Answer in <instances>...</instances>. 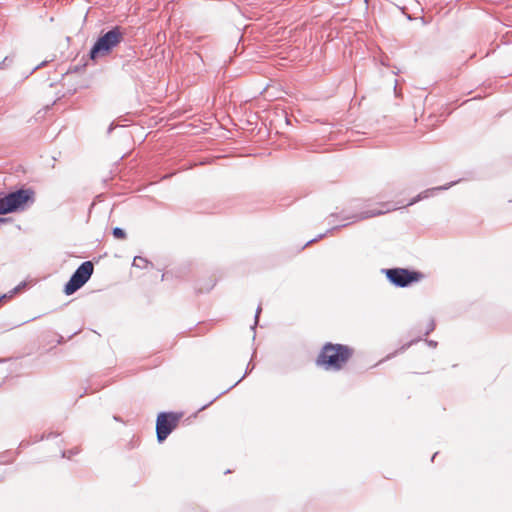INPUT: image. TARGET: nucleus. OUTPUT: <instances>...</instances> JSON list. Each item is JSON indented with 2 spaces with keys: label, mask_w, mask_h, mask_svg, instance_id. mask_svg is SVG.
<instances>
[{
  "label": "nucleus",
  "mask_w": 512,
  "mask_h": 512,
  "mask_svg": "<svg viewBox=\"0 0 512 512\" xmlns=\"http://www.w3.org/2000/svg\"><path fill=\"white\" fill-rule=\"evenodd\" d=\"M395 208L388 207V204L382 203L380 209L373 210L365 215V217H374L381 215L383 213L389 212L391 210H394Z\"/></svg>",
  "instance_id": "7"
},
{
  "label": "nucleus",
  "mask_w": 512,
  "mask_h": 512,
  "mask_svg": "<svg viewBox=\"0 0 512 512\" xmlns=\"http://www.w3.org/2000/svg\"><path fill=\"white\" fill-rule=\"evenodd\" d=\"M5 222H6V219H4V218H0V225H1V224H3V223H5Z\"/></svg>",
  "instance_id": "10"
},
{
  "label": "nucleus",
  "mask_w": 512,
  "mask_h": 512,
  "mask_svg": "<svg viewBox=\"0 0 512 512\" xmlns=\"http://www.w3.org/2000/svg\"><path fill=\"white\" fill-rule=\"evenodd\" d=\"M181 413L162 412L159 413L156 420V434L159 442L164 441L168 435L177 428L181 418Z\"/></svg>",
  "instance_id": "4"
},
{
  "label": "nucleus",
  "mask_w": 512,
  "mask_h": 512,
  "mask_svg": "<svg viewBox=\"0 0 512 512\" xmlns=\"http://www.w3.org/2000/svg\"><path fill=\"white\" fill-rule=\"evenodd\" d=\"M93 271L94 265L91 261L83 262L66 283V294H72L80 289L89 280Z\"/></svg>",
  "instance_id": "5"
},
{
  "label": "nucleus",
  "mask_w": 512,
  "mask_h": 512,
  "mask_svg": "<svg viewBox=\"0 0 512 512\" xmlns=\"http://www.w3.org/2000/svg\"><path fill=\"white\" fill-rule=\"evenodd\" d=\"M25 286H26V282L20 283L18 286H16L14 288V293L20 292L23 288H25Z\"/></svg>",
  "instance_id": "9"
},
{
  "label": "nucleus",
  "mask_w": 512,
  "mask_h": 512,
  "mask_svg": "<svg viewBox=\"0 0 512 512\" xmlns=\"http://www.w3.org/2000/svg\"><path fill=\"white\" fill-rule=\"evenodd\" d=\"M123 40V33L119 27H115L100 37L90 51L92 59L105 56Z\"/></svg>",
  "instance_id": "2"
},
{
  "label": "nucleus",
  "mask_w": 512,
  "mask_h": 512,
  "mask_svg": "<svg viewBox=\"0 0 512 512\" xmlns=\"http://www.w3.org/2000/svg\"><path fill=\"white\" fill-rule=\"evenodd\" d=\"M113 236L116 239L124 240L126 238V233L123 229L116 227L113 229Z\"/></svg>",
  "instance_id": "8"
},
{
  "label": "nucleus",
  "mask_w": 512,
  "mask_h": 512,
  "mask_svg": "<svg viewBox=\"0 0 512 512\" xmlns=\"http://www.w3.org/2000/svg\"><path fill=\"white\" fill-rule=\"evenodd\" d=\"M385 274L391 283L399 287H406L413 282H418L423 277L420 272L403 268L387 269Z\"/></svg>",
  "instance_id": "6"
},
{
  "label": "nucleus",
  "mask_w": 512,
  "mask_h": 512,
  "mask_svg": "<svg viewBox=\"0 0 512 512\" xmlns=\"http://www.w3.org/2000/svg\"><path fill=\"white\" fill-rule=\"evenodd\" d=\"M31 190H18L0 198V214H7L21 208L33 197Z\"/></svg>",
  "instance_id": "3"
},
{
  "label": "nucleus",
  "mask_w": 512,
  "mask_h": 512,
  "mask_svg": "<svg viewBox=\"0 0 512 512\" xmlns=\"http://www.w3.org/2000/svg\"><path fill=\"white\" fill-rule=\"evenodd\" d=\"M355 350L353 347L340 343H325L315 363L325 370H342L353 358Z\"/></svg>",
  "instance_id": "1"
}]
</instances>
